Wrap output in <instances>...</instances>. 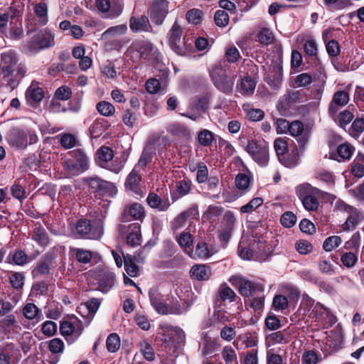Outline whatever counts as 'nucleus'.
<instances>
[{
  "instance_id": "nucleus-21",
  "label": "nucleus",
  "mask_w": 364,
  "mask_h": 364,
  "mask_svg": "<svg viewBox=\"0 0 364 364\" xmlns=\"http://www.w3.org/2000/svg\"><path fill=\"white\" fill-rule=\"evenodd\" d=\"M354 151V146L348 142H345L338 146L336 152L330 153V158L339 162L349 161Z\"/></svg>"
},
{
  "instance_id": "nucleus-55",
  "label": "nucleus",
  "mask_w": 364,
  "mask_h": 364,
  "mask_svg": "<svg viewBox=\"0 0 364 364\" xmlns=\"http://www.w3.org/2000/svg\"><path fill=\"white\" fill-rule=\"evenodd\" d=\"M263 204V199L260 197L252 198L247 204L240 208L242 213H250L256 210L259 207Z\"/></svg>"
},
{
  "instance_id": "nucleus-12",
  "label": "nucleus",
  "mask_w": 364,
  "mask_h": 364,
  "mask_svg": "<svg viewBox=\"0 0 364 364\" xmlns=\"http://www.w3.org/2000/svg\"><path fill=\"white\" fill-rule=\"evenodd\" d=\"M296 194L306 210L314 211L318 209L319 202L317 198L314 195V191L310 192L308 187L300 186L297 188Z\"/></svg>"
},
{
  "instance_id": "nucleus-5",
  "label": "nucleus",
  "mask_w": 364,
  "mask_h": 364,
  "mask_svg": "<svg viewBox=\"0 0 364 364\" xmlns=\"http://www.w3.org/2000/svg\"><path fill=\"white\" fill-rule=\"evenodd\" d=\"M306 93L302 90L290 89L281 96L277 104V109L281 114H286L296 105L304 102Z\"/></svg>"
},
{
  "instance_id": "nucleus-16",
  "label": "nucleus",
  "mask_w": 364,
  "mask_h": 364,
  "mask_svg": "<svg viewBox=\"0 0 364 364\" xmlns=\"http://www.w3.org/2000/svg\"><path fill=\"white\" fill-rule=\"evenodd\" d=\"M96 6L100 12L107 14V16L111 18L119 16L123 9L122 1H118L115 4L111 5L109 0H97Z\"/></svg>"
},
{
  "instance_id": "nucleus-19",
  "label": "nucleus",
  "mask_w": 364,
  "mask_h": 364,
  "mask_svg": "<svg viewBox=\"0 0 364 364\" xmlns=\"http://www.w3.org/2000/svg\"><path fill=\"white\" fill-rule=\"evenodd\" d=\"M141 176L137 168H134L127 176L124 186L127 191H131L136 196H142L141 188Z\"/></svg>"
},
{
  "instance_id": "nucleus-7",
  "label": "nucleus",
  "mask_w": 364,
  "mask_h": 364,
  "mask_svg": "<svg viewBox=\"0 0 364 364\" xmlns=\"http://www.w3.org/2000/svg\"><path fill=\"white\" fill-rule=\"evenodd\" d=\"M78 237L89 240H97L102 235V228L97 224H92L87 219L80 220L75 225Z\"/></svg>"
},
{
  "instance_id": "nucleus-62",
  "label": "nucleus",
  "mask_w": 364,
  "mask_h": 364,
  "mask_svg": "<svg viewBox=\"0 0 364 364\" xmlns=\"http://www.w3.org/2000/svg\"><path fill=\"white\" fill-rule=\"evenodd\" d=\"M196 181L198 183H204L208 178V169L203 162L197 164Z\"/></svg>"
},
{
  "instance_id": "nucleus-43",
  "label": "nucleus",
  "mask_w": 364,
  "mask_h": 364,
  "mask_svg": "<svg viewBox=\"0 0 364 364\" xmlns=\"http://www.w3.org/2000/svg\"><path fill=\"white\" fill-rule=\"evenodd\" d=\"M23 50L30 54H36L41 50L36 35L24 42L22 45Z\"/></svg>"
},
{
  "instance_id": "nucleus-57",
  "label": "nucleus",
  "mask_w": 364,
  "mask_h": 364,
  "mask_svg": "<svg viewBox=\"0 0 364 364\" xmlns=\"http://www.w3.org/2000/svg\"><path fill=\"white\" fill-rule=\"evenodd\" d=\"M6 36L12 41H19L23 36L22 26H18L16 23L10 22V28Z\"/></svg>"
},
{
  "instance_id": "nucleus-36",
  "label": "nucleus",
  "mask_w": 364,
  "mask_h": 364,
  "mask_svg": "<svg viewBox=\"0 0 364 364\" xmlns=\"http://www.w3.org/2000/svg\"><path fill=\"white\" fill-rule=\"evenodd\" d=\"M72 96L71 89L68 86H61L58 87L54 94V99L52 100L51 107L52 108H55L57 106H60L58 102H55V99L58 100H68Z\"/></svg>"
},
{
  "instance_id": "nucleus-32",
  "label": "nucleus",
  "mask_w": 364,
  "mask_h": 364,
  "mask_svg": "<svg viewBox=\"0 0 364 364\" xmlns=\"http://www.w3.org/2000/svg\"><path fill=\"white\" fill-rule=\"evenodd\" d=\"M168 132L173 136H177L182 139H188L191 137L190 129L183 124L175 122L168 125L167 128Z\"/></svg>"
},
{
  "instance_id": "nucleus-56",
  "label": "nucleus",
  "mask_w": 364,
  "mask_h": 364,
  "mask_svg": "<svg viewBox=\"0 0 364 364\" xmlns=\"http://www.w3.org/2000/svg\"><path fill=\"white\" fill-rule=\"evenodd\" d=\"M252 181V178L250 175L245 173H240L235 177V186L238 189L246 190L249 188Z\"/></svg>"
},
{
  "instance_id": "nucleus-31",
  "label": "nucleus",
  "mask_w": 364,
  "mask_h": 364,
  "mask_svg": "<svg viewBox=\"0 0 364 364\" xmlns=\"http://www.w3.org/2000/svg\"><path fill=\"white\" fill-rule=\"evenodd\" d=\"M149 205L159 211H166L170 206V203L168 198L162 200L159 196L154 193H150L146 198Z\"/></svg>"
},
{
  "instance_id": "nucleus-38",
  "label": "nucleus",
  "mask_w": 364,
  "mask_h": 364,
  "mask_svg": "<svg viewBox=\"0 0 364 364\" xmlns=\"http://www.w3.org/2000/svg\"><path fill=\"white\" fill-rule=\"evenodd\" d=\"M21 179H16L14 184L11 186V196L18 200L20 202H23L27 197L26 188L22 186Z\"/></svg>"
},
{
  "instance_id": "nucleus-8",
  "label": "nucleus",
  "mask_w": 364,
  "mask_h": 364,
  "mask_svg": "<svg viewBox=\"0 0 364 364\" xmlns=\"http://www.w3.org/2000/svg\"><path fill=\"white\" fill-rule=\"evenodd\" d=\"M18 60L16 53L14 50H10L1 53L0 79L4 83L14 73L15 66L17 65Z\"/></svg>"
},
{
  "instance_id": "nucleus-1",
  "label": "nucleus",
  "mask_w": 364,
  "mask_h": 364,
  "mask_svg": "<svg viewBox=\"0 0 364 364\" xmlns=\"http://www.w3.org/2000/svg\"><path fill=\"white\" fill-rule=\"evenodd\" d=\"M128 51L132 54V58L138 60H144L151 63L160 60L161 53L158 49L149 41L139 40L133 42Z\"/></svg>"
},
{
  "instance_id": "nucleus-44",
  "label": "nucleus",
  "mask_w": 364,
  "mask_h": 364,
  "mask_svg": "<svg viewBox=\"0 0 364 364\" xmlns=\"http://www.w3.org/2000/svg\"><path fill=\"white\" fill-rule=\"evenodd\" d=\"M155 153L150 149L146 148L143 150L141 155L138 161V163L134 168H144L149 163L151 162Z\"/></svg>"
},
{
  "instance_id": "nucleus-26",
  "label": "nucleus",
  "mask_w": 364,
  "mask_h": 364,
  "mask_svg": "<svg viewBox=\"0 0 364 364\" xmlns=\"http://www.w3.org/2000/svg\"><path fill=\"white\" fill-rule=\"evenodd\" d=\"M60 331L61 334L64 336L73 335L77 338L82 333V327L81 323L79 321H77L74 323L65 321L61 323L60 326Z\"/></svg>"
},
{
  "instance_id": "nucleus-52",
  "label": "nucleus",
  "mask_w": 364,
  "mask_h": 364,
  "mask_svg": "<svg viewBox=\"0 0 364 364\" xmlns=\"http://www.w3.org/2000/svg\"><path fill=\"white\" fill-rule=\"evenodd\" d=\"M97 110L105 117H111L115 112L114 105L106 101H100L96 105Z\"/></svg>"
},
{
  "instance_id": "nucleus-47",
  "label": "nucleus",
  "mask_w": 364,
  "mask_h": 364,
  "mask_svg": "<svg viewBox=\"0 0 364 364\" xmlns=\"http://www.w3.org/2000/svg\"><path fill=\"white\" fill-rule=\"evenodd\" d=\"M127 31V26L125 24H120L112 26L107 28L102 34V39H108L110 37L124 34Z\"/></svg>"
},
{
  "instance_id": "nucleus-51",
  "label": "nucleus",
  "mask_w": 364,
  "mask_h": 364,
  "mask_svg": "<svg viewBox=\"0 0 364 364\" xmlns=\"http://www.w3.org/2000/svg\"><path fill=\"white\" fill-rule=\"evenodd\" d=\"M221 355L225 364H238L236 353L232 347L225 346Z\"/></svg>"
},
{
  "instance_id": "nucleus-6",
  "label": "nucleus",
  "mask_w": 364,
  "mask_h": 364,
  "mask_svg": "<svg viewBox=\"0 0 364 364\" xmlns=\"http://www.w3.org/2000/svg\"><path fill=\"white\" fill-rule=\"evenodd\" d=\"M230 282L235 287L238 292L244 297H250L257 292L262 293L264 290L262 284L242 277L232 276L230 279Z\"/></svg>"
},
{
  "instance_id": "nucleus-37",
  "label": "nucleus",
  "mask_w": 364,
  "mask_h": 364,
  "mask_svg": "<svg viewBox=\"0 0 364 364\" xmlns=\"http://www.w3.org/2000/svg\"><path fill=\"white\" fill-rule=\"evenodd\" d=\"M124 269L128 276L131 277H136L139 274V267L135 264V262L132 257V255L127 254V255H123Z\"/></svg>"
},
{
  "instance_id": "nucleus-39",
  "label": "nucleus",
  "mask_w": 364,
  "mask_h": 364,
  "mask_svg": "<svg viewBox=\"0 0 364 364\" xmlns=\"http://www.w3.org/2000/svg\"><path fill=\"white\" fill-rule=\"evenodd\" d=\"M257 345V341L250 334L240 335L235 343L237 348H252Z\"/></svg>"
},
{
  "instance_id": "nucleus-20",
  "label": "nucleus",
  "mask_w": 364,
  "mask_h": 364,
  "mask_svg": "<svg viewBox=\"0 0 364 364\" xmlns=\"http://www.w3.org/2000/svg\"><path fill=\"white\" fill-rule=\"evenodd\" d=\"M145 217L144 207L138 203H133L125 206L123 214L122 221H129L132 220H142Z\"/></svg>"
},
{
  "instance_id": "nucleus-13",
  "label": "nucleus",
  "mask_w": 364,
  "mask_h": 364,
  "mask_svg": "<svg viewBox=\"0 0 364 364\" xmlns=\"http://www.w3.org/2000/svg\"><path fill=\"white\" fill-rule=\"evenodd\" d=\"M140 225L138 223L128 225H121L119 230L122 235H127V242L132 247L140 245L141 236L140 232Z\"/></svg>"
},
{
  "instance_id": "nucleus-27",
  "label": "nucleus",
  "mask_w": 364,
  "mask_h": 364,
  "mask_svg": "<svg viewBox=\"0 0 364 364\" xmlns=\"http://www.w3.org/2000/svg\"><path fill=\"white\" fill-rule=\"evenodd\" d=\"M31 239L43 248H46L50 243L49 235L41 225L35 227L31 233Z\"/></svg>"
},
{
  "instance_id": "nucleus-42",
  "label": "nucleus",
  "mask_w": 364,
  "mask_h": 364,
  "mask_svg": "<svg viewBox=\"0 0 364 364\" xmlns=\"http://www.w3.org/2000/svg\"><path fill=\"white\" fill-rule=\"evenodd\" d=\"M33 11L41 23L46 25L48 21V5L45 2H39L35 5Z\"/></svg>"
},
{
  "instance_id": "nucleus-45",
  "label": "nucleus",
  "mask_w": 364,
  "mask_h": 364,
  "mask_svg": "<svg viewBox=\"0 0 364 364\" xmlns=\"http://www.w3.org/2000/svg\"><path fill=\"white\" fill-rule=\"evenodd\" d=\"M235 222L236 218L234 213L231 210H228L223 215L220 228L233 231Z\"/></svg>"
},
{
  "instance_id": "nucleus-11",
  "label": "nucleus",
  "mask_w": 364,
  "mask_h": 364,
  "mask_svg": "<svg viewBox=\"0 0 364 364\" xmlns=\"http://www.w3.org/2000/svg\"><path fill=\"white\" fill-rule=\"evenodd\" d=\"M183 29L181 26L175 21L168 34V44L171 50L178 55H183L185 50L182 46L181 36Z\"/></svg>"
},
{
  "instance_id": "nucleus-3",
  "label": "nucleus",
  "mask_w": 364,
  "mask_h": 364,
  "mask_svg": "<svg viewBox=\"0 0 364 364\" xmlns=\"http://www.w3.org/2000/svg\"><path fill=\"white\" fill-rule=\"evenodd\" d=\"M246 151L260 166H266L269 160V145L264 139L248 140Z\"/></svg>"
},
{
  "instance_id": "nucleus-2",
  "label": "nucleus",
  "mask_w": 364,
  "mask_h": 364,
  "mask_svg": "<svg viewBox=\"0 0 364 364\" xmlns=\"http://www.w3.org/2000/svg\"><path fill=\"white\" fill-rule=\"evenodd\" d=\"M210 77L218 90L225 94L232 93L235 83L234 75L228 73L220 65H215L210 70Z\"/></svg>"
},
{
  "instance_id": "nucleus-40",
  "label": "nucleus",
  "mask_w": 364,
  "mask_h": 364,
  "mask_svg": "<svg viewBox=\"0 0 364 364\" xmlns=\"http://www.w3.org/2000/svg\"><path fill=\"white\" fill-rule=\"evenodd\" d=\"M352 174L357 178L364 176V155L358 154L352 164Z\"/></svg>"
},
{
  "instance_id": "nucleus-49",
  "label": "nucleus",
  "mask_w": 364,
  "mask_h": 364,
  "mask_svg": "<svg viewBox=\"0 0 364 364\" xmlns=\"http://www.w3.org/2000/svg\"><path fill=\"white\" fill-rule=\"evenodd\" d=\"M58 137L60 145L66 149L74 147L77 144L76 137L70 133L60 134Z\"/></svg>"
},
{
  "instance_id": "nucleus-46",
  "label": "nucleus",
  "mask_w": 364,
  "mask_h": 364,
  "mask_svg": "<svg viewBox=\"0 0 364 364\" xmlns=\"http://www.w3.org/2000/svg\"><path fill=\"white\" fill-rule=\"evenodd\" d=\"M97 158L100 161V166H103L102 164H107L114 157L113 150L106 146L100 147L97 152Z\"/></svg>"
},
{
  "instance_id": "nucleus-23",
  "label": "nucleus",
  "mask_w": 364,
  "mask_h": 364,
  "mask_svg": "<svg viewBox=\"0 0 364 364\" xmlns=\"http://www.w3.org/2000/svg\"><path fill=\"white\" fill-rule=\"evenodd\" d=\"M349 101V95L347 92L339 90L334 93L333 100L329 105V113L334 115L340 107L345 106Z\"/></svg>"
},
{
  "instance_id": "nucleus-10",
  "label": "nucleus",
  "mask_w": 364,
  "mask_h": 364,
  "mask_svg": "<svg viewBox=\"0 0 364 364\" xmlns=\"http://www.w3.org/2000/svg\"><path fill=\"white\" fill-rule=\"evenodd\" d=\"M168 14V1L167 0H153L149 15L153 23L161 25Z\"/></svg>"
},
{
  "instance_id": "nucleus-35",
  "label": "nucleus",
  "mask_w": 364,
  "mask_h": 364,
  "mask_svg": "<svg viewBox=\"0 0 364 364\" xmlns=\"http://www.w3.org/2000/svg\"><path fill=\"white\" fill-rule=\"evenodd\" d=\"M255 87V80L247 76L241 80L240 83L237 85V89L242 95H250L253 93Z\"/></svg>"
},
{
  "instance_id": "nucleus-9",
  "label": "nucleus",
  "mask_w": 364,
  "mask_h": 364,
  "mask_svg": "<svg viewBox=\"0 0 364 364\" xmlns=\"http://www.w3.org/2000/svg\"><path fill=\"white\" fill-rule=\"evenodd\" d=\"M149 299L151 306L160 314H181V307L169 308L165 303L164 296L156 289H151L149 291Z\"/></svg>"
},
{
  "instance_id": "nucleus-48",
  "label": "nucleus",
  "mask_w": 364,
  "mask_h": 364,
  "mask_svg": "<svg viewBox=\"0 0 364 364\" xmlns=\"http://www.w3.org/2000/svg\"><path fill=\"white\" fill-rule=\"evenodd\" d=\"M177 241L186 253H189L188 249L193 252V236L189 232H181L177 237Z\"/></svg>"
},
{
  "instance_id": "nucleus-14",
  "label": "nucleus",
  "mask_w": 364,
  "mask_h": 364,
  "mask_svg": "<svg viewBox=\"0 0 364 364\" xmlns=\"http://www.w3.org/2000/svg\"><path fill=\"white\" fill-rule=\"evenodd\" d=\"M90 188L95 193V196H106L112 195L115 187L113 183L99 178H92L89 181Z\"/></svg>"
},
{
  "instance_id": "nucleus-41",
  "label": "nucleus",
  "mask_w": 364,
  "mask_h": 364,
  "mask_svg": "<svg viewBox=\"0 0 364 364\" xmlns=\"http://www.w3.org/2000/svg\"><path fill=\"white\" fill-rule=\"evenodd\" d=\"M299 156L297 149H295L292 151V153H287L279 159V161L282 164L287 168H293L299 164Z\"/></svg>"
},
{
  "instance_id": "nucleus-60",
  "label": "nucleus",
  "mask_w": 364,
  "mask_h": 364,
  "mask_svg": "<svg viewBox=\"0 0 364 364\" xmlns=\"http://www.w3.org/2000/svg\"><path fill=\"white\" fill-rule=\"evenodd\" d=\"M198 140L202 146H208L214 140L213 133L210 130L203 129L198 132Z\"/></svg>"
},
{
  "instance_id": "nucleus-25",
  "label": "nucleus",
  "mask_w": 364,
  "mask_h": 364,
  "mask_svg": "<svg viewBox=\"0 0 364 364\" xmlns=\"http://www.w3.org/2000/svg\"><path fill=\"white\" fill-rule=\"evenodd\" d=\"M193 183L189 179L183 178L176 183V190L171 193V200L176 201L187 196L192 190Z\"/></svg>"
},
{
  "instance_id": "nucleus-53",
  "label": "nucleus",
  "mask_w": 364,
  "mask_h": 364,
  "mask_svg": "<svg viewBox=\"0 0 364 364\" xmlns=\"http://www.w3.org/2000/svg\"><path fill=\"white\" fill-rule=\"evenodd\" d=\"M71 251L75 254L76 259L80 263L87 264L90 262L92 257V252L90 250L73 248Z\"/></svg>"
},
{
  "instance_id": "nucleus-54",
  "label": "nucleus",
  "mask_w": 364,
  "mask_h": 364,
  "mask_svg": "<svg viewBox=\"0 0 364 364\" xmlns=\"http://www.w3.org/2000/svg\"><path fill=\"white\" fill-rule=\"evenodd\" d=\"M203 11L198 9H192L187 11L186 18L188 23L198 25L203 21Z\"/></svg>"
},
{
  "instance_id": "nucleus-28",
  "label": "nucleus",
  "mask_w": 364,
  "mask_h": 364,
  "mask_svg": "<svg viewBox=\"0 0 364 364\" xmlns=\"http://www.w3.org/2000/svg\"><path fill=\"white\" fill-rule=\"evenodd\" d=\"M36 35L41 46V50L55 45V35L53 32L48 28L41 30Z\"/></svg>"
},
{
  "instance_id": "nucleus-18",
  "label": "nucleus",
  "mask_w": 364,
  "mask_h": 364,
  "mask_svg": "<svg viewBox=\"0 0 364 364\" xmlns=\"http://www.w3.org/2000/svg\"><path fill=\"white\" fill-rule=\"evenodd\" d=\"M25 97L27 104L31 106H35L40 103L44 97V91L39 86V82L33 80L25 92Z\"/></svg>"
},
{
  "instance_id": "nucleus-50",
  "label": "nucleus",
  "mask_w": 364,
  "mask_h": 364,
  "mask_svg": "<svg viewBox=\"0 0 364 364\" xmlns=\"http://www.w3.org/2000/svg\"><path fill=\"white\" fill-rule=\"evenodd\" d=\"M218 295L220 299L223 301L228 302L233 301L236 296V294L234 292V291L230 287H229L226 284H224L220 286L218 291Z\"/></svg>"
},
{
  "instance_id": "nucleus-34",
  "label": "nucleus",
  "mask_w": 364,
  "mask_h": 364,
  "mask_svg": "<svg viewBox=\"0 0 364 364\" xmlns=\"http://www.w3.org/2000/svg\"><path fill=\"white\" fill-rule=\"evenodd\" d=\"M23 314L28 320H36V323L43 319L41 309L33 303H28L23 306Z\"/></svg>"
},
{
  "instance_id": "nucleus-58",
  "label": "nucleus",
  "mask_w": 364,
  "mask_h": 364,
  "mask_svg": "<svg viewBox=\"0 0 364 364\" xmlns=\"http://www.w3.org/2000/svg\"><path fill=\"white\" fill-rule=\"evenodd\" d=\"M106 346L109 352L115 353L120 347V339L117 333H111L106 341Z\"/></svg>"
},
{
  "instance_id": "nucleus-61",
  "label": "nucleus",
  "mask_w": 364,
  "mask_h": 364,
  "mask_svg": "<svg viewBox=\"0 0 364 364\" xmlns=\"http://www.w3.org/2000/svg\"><path fill=\"white\" fill-rule=\"evenodd\" d=\"M274 147L278 159L286 154L288 151L287 141L282 138H277L274 140Z\"/></svg>"
},
{
  "instance_id": "nucleus-63",
  "label": "nucleus",
  "mask_w": 364,
  "mask_h": 364,
  "mask_svg": "<svg viewBox=\"0 0 364 364\" xmlns=\"http://www.w3.org/2000/svg\"><path fill=\"white\" fill-rule=\"evenodd\" d=\"M257 37L259 42L264 45H269L274 40L272 32L267 28H262L258 33Z\"/></svg>"
},
{
  "instance_id": "nucleus-29",
  "label": "nucleus",
  "mask_w": 364,
  "mask_h": 364,
  "mask_svg": "<svg viewBox=\"0 0 364 364\" xmlns=\"http://www.w3.org/2000/svg\"><path fill=\"white\" fill-rule=\"evenodd\" d=\"M191 277L198 281L208 280L211 275V269L205 264H195L190 271Z\"/></svg>"
},
{
  "instance_id": "nucleus-17",
  "label": "nucleus",
  "mask_w": 364,
  "mask_h": 364,
  "mask_svg": "<svg viewBox=\"0 0 364 364\" xmlns=\"http://www.w3.org/2000/svg\"><path fill=\"white\" fill-rule=\"evenodd\" d=\"M21 15V11L18 7L11 5L6 8L0 9V33H4L8 26L9 21L13 22L17 20Z\"/></svg>"
},
{
  "instance_id": "nucleus-59",
  "label": "nucleus",
  "mask_w": 364,
  "mask_h": 364,
  "mask_svg": "<svg viewBox=\"0 0 364 364\" xmlns=\"http://www.w3.org/2000/svg\"><path fill=\"white\" fill-rule=\"evenodd\" d=\"M342 242L339 236L333 235L328 237L323 242V248L326 252H331L336 247H338Z\"/></svg>"
},
{
  "instance_id": "nucleus-24",
  "label": "nucleus",
  "mask_w": 364,
  "mask_h": 364,
  "mask_svg": "<svg viewBox=\"0 0 364 364\" xmlns=\"http://www.w3.org/2000/svg\"><path fill=\"white\" fill-rule=\"evenodd\" d=\"M309 316L315 317L318 320L328 319L331 325L334 324L337 319L331 311L326 308L323 305L317 302L314 306V309L309 313Z\"/></svg>"
},
{
  "instance_id": "nucleus-4",
  "label": "nucleus",
  "mask_w": 364,
  "mask_h": 364,
  "mask_svg": "<svg viewBox=\"0 0 364 364\" xmlns=\"http://www.w3.org/2000/svg\"><path fill=\"white\" fill-rule=\"evenodd\" d=\"M9 144L18 149H25L28 144H36L38 137L35 131L29 129H13L8 136Z\"/></svg>"
},
{
  "instance_id": "nucleus-22",
  "label": "nucleus",
  "mask_w": 364,
  "mask_h": 364,
  "mask_svg": "<svg viewBox=\"0 0 364 364\" xmlns=\"http://www.w3.org/2000/svg\"><path fill=\"white\" fill-rule=\"evenodd\" d=\"M129 28L134 33L149 32L151 31L149 18L145 15L139 17L132 16L129 18Z\"/></svg>"
},
{
  "instance_id": "nucleus-33",
  "label": "nucleus",
  "mask_w": 364,
  "mask_h": 364,
  "mask_svg": "<svg viewBox=\"0 0 364 364\" xmlns=\"http://www.w3.org/2000/svg\"><path fill=\"white\" fill-rule=\"evenodd\" d=\"M53 257L46 254L37 262L33 273L36 274L46 275L50 274V267L53 264Z\"/></svg>"
},
{
  "instance_id": "nucleus-30",
  "label": "nucleus",
  "mask_w": 364,
  "mask_h": 364,
  "mask_svg": "<svg viewBox=\"0 0 364 364\" xmlns=\"http://www.w3.org/2000/svg\"><path fill=\"white\" fill-rule=\"evenodd\" d=\"M26 72L27 69L24 65H16L14 73L4 83L11 90L15 89L18 85L21 80L26 75Z\"/></svg>"
},
{
  "instance_id": "nucleus-15",
  "label": "nucleus",
  "mask_w": 364,
  "mask_h": 364,
  "mask_svg": "<svg viewBox=\"0 0 364 364\" xmlns=\"http://www.w3.org/2000/svg\"><path fill=\"white\" fill-rule=\"evenodd\" d=\"M344 210L348 213L346 222L342 225L343 231L353 230L358 224L363 220V215L361 212L355 208L343 204Z\"/></svg>"
},
{
  "instance_id": "nucleus-64",
  "label": "nucleus",
  "mask_w": 364,
  "mask_h": 364,
  "mask_svg": "<svg viewBox=\"0 0 364 364\" xmlns=\"http://www.w3.org/2000/svg\"><path fill=\"white\" fill-rule=\"evenodd\" d=\"M212 255L205 242H198L195 250V257L199 259H207Z\"/></svg>"
}]
</instances>
